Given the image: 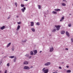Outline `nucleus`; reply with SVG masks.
<instances>
[{
	"label": "nucleus",
	"instance_id": "b1692460",
	"mask_svg": "<svg viewBox=\"0 0 73 73\" xmlns=\"http://www.w3.org/2000/svg\"><path fill=\"white\" fill-rule=\"evenodd\" d=\"M15 7H17V5H18V4H17V2H15Z\"/></svg>",
	"mask_w": 73,
	"mask_h": 73
},
{
	"label": "nucleus",
	"instance_id": "c03bdc74",
	"mask_svg": "<svg viewBox=\"0 0 73 73\" xmlns=\"http://www.w3.org/2000/svg\"><path fill=\"white\" fill-rule=\"evenodd\" d=\"M42 52V51H40V53H41V52Z\"/></svg>",
	"mask_w": 73,
	"mask_h": 73
},
{
	"label": "nucleus",
	"instance_id": "f3484780",
	"mask_svg": "<svg viewBox=\"0 0 73 73\" xmlns=\"http://www.w3.org/2000/svg\"><path fill=\"white\" fill-rule=\"evenodd\" d=\"M64 17H62L61 19H60V21H62L63 20H64Z\"/></svg>",
	"mask_w": 73,
	"mask_h": 73
},
{
	"label": "nucleus",
	"instance_id": "ddd939ff",
	"mask_svg": "<svg viewBox=\"0 0 73 73\" xmlns=\"http://www.w3.org/2000/svg\"><path fill=\"white\" fill-rule=\"evenodd\" d=\"M11 45V42H9L7 44V48H8V47H9Z\"/></svg>",
	"mask_w": 73,
	"mask_h": 73
},
{
	"label": "nucleus",
	"instance_id": "bb28decb",
	"mask_svg": "<svg viewBox=\"0 0 73 73\" xmlns=\"http://www.w3.org/2000/svg\"><path fill=\"white\" fill-rule=\"evenodd\" d=\"M10 65V64L9 63H8L7 64V67H9V66Z\"/></svg>",
	"mask_w": 73,
	"mask_h": 73
},
{
	"label": "nucleus",
	"instance_id": "4c0bfd02",
	"mask_svg": "<svg viewBox=\"0 0 73 73\" xmlns=\"http://www.w3.org/2000/svg\"><path fill=\"white\" fill-rule=\"evenodd\" d=\"M63 1H64V2H66V0H63Z\"/></svg>",
	"mask_w": 73,
	"mask_h": 73
},
{
	"label": "nucleus",
	"instance_id": "6ab92c4d",
	"mask_svg": "<svg viewBox=\"0 0 73 73\" xmlns=\"http://www.w3.org/2000/svg\"><path fill=\"white\" fill-rule=\"evenodd\" d=\"M31 23V26L33 27L34 25V22H32Z\"/></svg>",
	"mask_w": 73,
	"mask_h": 73
},
{
	"label": "nucleus",
	"instance_id": "412c9836",
	"mask_svg": "<svg viewBox=\"0 0 73 73\" xmlns=\"http://www.w3.org/2000/svg\"><path fill=\"white\" fill-rule=\"evenodd\" d=\"M16 60H17V58L16 57H15L13 59V61L14 62H16Z\"/></svg>",
	"mask_w": 73,
	"mask_h": 73
},
{
	"label": "nucleus",
	"instance_id": "a878e982",
	"mask_svg": "<svg viewBox=\"0 0 73 73\" xmlns=\"http://www.w3.org/2000/svg\"><path fill=\"white\" fill-rule=\"evenodd\" d=\"M56 29H54L53 30H52V32H55L56 31Z\"/></svg>",
	"mask_w": 73,
	"mask_h": 73
},
{
	"label": "nucleus",
	"instance_id": "9d476101",
	"mask_svg": "<svg viewBox=\"0 0 73 73\" xmlns=\"http://www.w3.org/2000/svg\"><path fill=\"white\" fill-rule=\"evenodd\" d=\"M5 26H3L0 27V29L1 30H3L5 29Z\"/></svg>",
	"mask_w": 73,
	"mask_h": 73
},
{
	"label": "nucleus",
	"instance_id": "20e7f679",
	"mask_svg": "<svg viewBox=\"0 0 73 73\" xmlns=\"http://www.w3.org/2000/svg\"><path fill=\"white\" fill-rule=\"evenodd\" d=\"M50 49V52H52L53 51V50H54V48H53V46H50L49 47Z\"/></svg>",
	"mask_w": 73,
	"mask_h": 73
},
{
	"label": "nucleus",
	"instance_id": "7c9ffc66",
	"mask_svg": "<svg viewBox=\"0 0 73 73\" xmlns=\"http://www.w3.org/2000/svg\"><path fill=\"white\" fill-rule=\"evenodd\" d=\"M21 7H24V5L23 4H21Z\"/></svg>",
	"mask_w": 73,
	"mask_h": 73
},
{
	"label": "nucleus",
	"instance_id": "ea45409f",
	"mask_svg": "<svg viewBox=\"0 0 73 73\" xmlns=\"http://www.w3.org/2000/svg\"><path fill=\"white\" fill-rule=\"evenodd\" d=\"M33 66H31L30 67V68H33Z\"/></svg>",
	"mask_w": 73,
	"mask_h": 73
},
{
	"label": "nucleus",
	"instance_id": "49530a36",
	"mask_svg": "<svg viewBox=\"0 0 73 73\" xmlns=\"http://www.w3.org/2000/svg\"><path fill=\"white\" fill-rule=\"evenodd\" d=\"M47 12H49V10H47Z\"/></svg>",
	"mask_w": 73,
	"mask_h": 73
},
{
	"label": "nucleus",
	"instance_id": "58836bf2",
	"mask_svg": "<svg viewBox=\"0 0 73 73\" xmlns=\"http://www.w3.org/2000/svg\"><path fill=\"white\" fill-rule=\"evenodd\" d=\"M65 49L66 50H68V48H65Z\"/></svg>",
	"mask_w": 73,
	"mask_h": 73
},
{
	"label": "nucleus",
	"instance_id": "aec40b11",
	"mask_svg": "<svg viewBox=\"0 0 73 73\" xmlns=\"http://www.w3.org/2000/svg\"><path fill=\"white\" fill-rule=\"evenodd\" d=\"M62 5L64 7H65L66 6V4L64 3H61Z\"/></svg>",
	"mask_w": 73,
	"mask_h": 73
},
{
	"label": "nucleus",
	"instance_id": "a211bd4d",
	"mask_svg": "<svg viewBox=\"0 0 73 73\" xmlns=\"http://www.w3.org/2000/svg\"><path fill=\"white\" fill-rule=\"evenodd\" d=\"M30 54L32 56H33V55H34V53L32 51H31L30 52Z\"/></svg>",
	"mask_w": 73,
	"mask_h": 73
},
{
	"label": "nucleus",
	"instance_id": "8fccbe9b",
	"mask_svg": "<svg viewBox=\"0 0 73 73\" xmlns=\"http://www.w3.org/2000/svg\"><path fill=\"white\" fill-rule=\"evenodd\" d=\"M30 58H31V56H30Z\"/></svg>",
	"mask_w": 73,
	"mask_h": 73
},
{
	"label": "nucleus",
	"instance_id": "f257e3e1",
	"mask_svg": "<svg viewBox=\"0 0 73 73\" xmlns=\"http://www.w3.org/2000/svg\"><path fill=\"white\" fill-rule=\"evenodd\" d=\"M55 11H53L52 12V13L53 14H55L57 15V12H58V11H61V9H54Z\"/></svg>",
	"mask_w": 73,
	"mask_h": 73
},
{
	"label": "nucleus",
	"instance_id": "de8ad7c7",
	"mask_svg": "<svg viewBox=\"0 0 73 73\" xmlns=\"http://www.w3.org/2000/svg\"><path fill=\"white\" fill-rule=\"evenodd\" d=\"M62 64H64V62H62Z\"/></svg>",
	"mask_w": 73,
	"mask_h": 73
},
{
	"label": "nucleus",
	"instance_id": "1a4fd4ad",
	"mask_svg": "<svg viewBox=\"0 0 73 73\" xmlns=\"http://www.w3.org/2000/svg\"><path fill=\"white\" fill-rule=\"evenodd\" d=\"M66 35L68 37H69V36H70V35L69 34V33L68 31H66Z\"/></svg>",
	"mask_w": 73,
	"mask_h": 73
},
{
	"label": "nucleus",
	"instance_id": "f704fd0d",
	"mask_svg": "<svg viewBox=\"0 0 73 73\" xmlns=\"http://www.w3.org/2000/svg\"><path fill=\"white\" fill-rule=\"evenodd\" d=\"M59 69H62V67L61 66H59L58 67Z\"/></svg>",
	"mask_w": 73,
	"mask_h": 73
},
{
	"label": "nucleus",
	"instance_id": "79ce46f5",
	"mask_svg": "<svg viewBox=\"0 0 73 73\" xmlns=\"http://www.w3.org/2000/svg\"><path fill=\"white\" fill-rule=\"evenodd\" d=\"M69 66H66V68H69Z\"/></svg>",
	"mask_w": 73,
	"mask_h": 73
},
{
	"label": "nucleus",
	"instance_id": "39448f33",
	"mask_svg": "<svg viewBox=\"0 0 73 73\" xmlns=\"http://www.w3.org/2000/svg\"><path fill=\"white\" fill-rule=\"evenodd\" d=\"M23 69L25 70H29L30 69V67L28 66H24L23 67Z\"/></svg>",
	"mask_w": 73,
	"mask_h": 73
},
{
	"label": "nucleus",
	"instance_id": "393cba45",
	"mask_svg": "<svg viewBox=\"0 0 73 73\" xmlns=\"http://www.w3.org/2000/svg\"><path fill=\"white\" fill-rule=\"evenodd\" d=\"M9 58H15V56H9Z\"/></svg>",
	"mask_w": 73,
	"mask_h": 73
},
{
	"label": "nucleus",
	"instance_id": "0eeeda50",
	"mask_svg": "<svg viewBox=\"0 0 73 73\" xmlns=\"http://www.w3.org/2000/svg\"><path fill=\"white\" fill-rule=\"evenodd\" d=\"M26 10V8L25 7H24L23 8H22L21 9V11L23 12H25V11Z\"/></svg>",
	"mask_w": 73,
	"mask_h": 73
},
{
	"label": "nucleus",
	"instance_id": "2eb2a0df",
	"mask_svg": "<svg viewBox=\"0 0 73 73\" xmlns=\"http://www.w3.org/2000/svg\"><path fill=\"white\" fill-rule=\"evenodd\" d=\"M27 39H25V40H21V42L23 43L24 42H27Z\"/></svg>",
	"mask_w": 73,
	"mask_h": 73
},
{
	"label": "nucleus",
	"instance_id": "7ed1b4c3",
	"mask_svg": "<svg viewBox=\"0 0 73 73\" xmlns=\"http://www.w3.org/2000/svg\"><path fill=\"white\" fill-rule=\"evenodd\" d=\"M55 27L56 28L57 31H58L60 29V28H61V26L60 25H56L55 26Z\"/></svg>",
	"mask_w": 73,
	"mask_h": 73
},
{
	"label": "nucleus",
	"instance_id": "c9c22d12",
	"mask_svg": "<svg viewBox=\"0 0 73 73\" xmlns=\"http://www.w3.org/2000/svg\"><path fill=\"white\" fill-rule=\"evenodd\" d=\"M21 22L17 23V24H21Z\"/></svg>",
	"mask_w": 73,
	"mask_h": 73
},
{
	"label": "nucleus",
	"instance_id": "72a5a7b5",
	"mask_svg": "<svg viewBox=\"0 0 73 73\" xmlns=\"http://www.w3.org/2000/svg\"><path fill=\"white\" fill-rule=\"evenodd\" d=\"M10 17H10V16H9L7 17V19L9 20V19H10Z\"/></svg>",
	"mask_w": 73,
	"mask_h": 73
},
{
	"label": "nucleus",
	"instance_id": "f03ea898",
	"mask_svg": "<svg viewBox=\"0 0 73 73\" xmlns=\"http://www.w3.org/2000/svg\"><path fill=\"white\" fill-rule=\"evenodd\" d=\"M48 70H49V69H46V67L42 69V71L45 73H47L48 72Z\"/></svg>",
	"mask_w": 73,
	"mask_h": 73
},
{
	"label": "nucleus",
	"instance_id": "9b49d317",
	"mask_svg": "<svg viewBox=\"0 0 73 73\" xmlns=\"http://www.w3.org/2000/svg\"><path fill=\"white\" fill-rule=\"evenodd\" d=\"M34 55H36V54L37 53V51L36 50H33Z\"/></svg>",
	"mask_w": 73,
	"mask_h": 73
},
{
	"label": "nucleus",
	"instance_id": "473e14b6",
	"mask_svg": "<svg viewBox=\"0 0 73 73\" xmlns=\"http://www.w3.org/2000/svg\"><path fill=\"white\" fill-rule=\"evenodd\" d=\"M7 72H8V70H5L4 73H7Z\"/></svg>",
	"mask_w": 73,
	"mask_h": 73
},
{
	"label": "nucleus",
	"instance_id": "a18cd8bd",
	"mask_svg": "<svg viewBox=\"0 0 73 73\" xmlns=\"http://www.w3.org/2000/svg\"><path fill=\"white\" fill-rule=\"evenodd\" d=\"M69 15H72V14H69Z\"/></svg>",
	"mask_w": 73,
	"mask_h": 73
},
{
	"label": "nucleus",
	"instance_id": "6e6552de",
	"mask_svg": "<svg viewBox=\"0 0 73 73\" xmlns=\"http://www.w3.org/2000/svg\"><path fill=\"white\" fill-rule=\"evenodd\" d=\"M20 29V25H18L17 27V28L16 29V31H19Z\"/></svg>",
	"mask_w": 73,
	"mask_h": 73
},
{
	"label": "nucleus",
	"instance_id": "2f4dec72",
	"mask_svg": "<svg viewBox=\"0 0 73 73\" xmlns=\"http://www.w3.org/2000/svg\"><path fill=\"white\" fill-rule=\"evenodd\" d=\"M2 62H3V60H0V65H1V64L2 63Z\"/></svg>",
	"mask_w": 73,
	"mask_h": 73
},
{
	"label": "nucleus",
	"instance_id": "a19ab883",
	"mask_svg": "<svg viewBox=\"0 0 73 73\" xmlns=\"http://www.w3.org/2000/svg\"><path fill=\"white\" fill-rule=\"evenodd\" d=\"M19 16H16V17H17V18H18V17H19Z\"/></svg>",
	"mask_w": 73,
	"mask_h": 73
},
{
	"label": "nucleus",
	"instance_id": "423d86ee",
	"mask_svg": "<svg viewBox=\"0 0 73 73\" xmlns=\"http://www.w3.org/2000/svg\"><path fill=\"white\" fill-rule=\"evenodd\" d=\"M50 62H47L44 64V65L45 66H49L50 65Z\"/></svg>",
	"mask_w": 73,
	"mask_h": 73
},
{
	"label": "nucleus",
	"instance_id": "37998d69",
	"mask_svg": "<svg viewBox=\"0 0 73 73\" xmlns=\"http://www.w3.org/2000/svg\"><path fill=\"white\" fill-rule=\"evenodd\" d=\"M24 1H28V0H24Z\"/></svg>",
	"mask_w": 73,
	"mask_h": 73
},
{
	"label": "nucleus",
	"instance_id": "4be33fe9",
	"mask_svg": "<svg viewBox=\"0 0 73 73\" xmlns=\"http://www.w3.org/2000/svg\"><path fill=\"white\" fill-rule=\"evenodd\" d=\"M11 50L12 51H14V50H15V47L14 46H13L12 48H11Z\"/></svg>",
	"mask_w": 73,
	"mask_h": 73
},
{
	"label": "nucleus",
	"instance_id": "5701e85b",
	"mask_svg": "<svg viewBox=\"0 0 73 73\" xmlns=\"http://www.w3.org/2000/svg\"><path fill=\"white\" fill-rule=\"evenodd\" d=\"M67 73H70L71 72V70H68L66 71Z\"/></svg>",
	"mask_w": 73,
	"mask_h": 73
},
{
	"label": "nucleus",
	"instance_id": "c756f323",
	"mask_svg": "<svg viewBox=\"0 0 73 73\" xmlns=\"http://www.w3.org/2000/svg\"><path fill=\"white\" fill-rule=\"evenodd\" d=\"M36 24L37 25H40V24L39 22L37 23H36Z\"/></svg>",
	"mask_w": 73,
	"mask_h": 73
},
{
	"label": "nucleus",
	"instance_id": "dca6fc26",
	"mask_svg": "<svg viewBox=\"0 0 73 73\" xmlns=\"http://www.w3.org/2000/svg\"><path fill=\"white\" fill-rule=\"evenodd\" d=\"M31 31L33 32H35V28H32L31 29Z\"/></svg>",
	"mask_w": 73,
	"mask_h": 73
},
{
	"label": "nucleus",
	"instance_id": "09e8293b",
	"mask_svg": "<svg viewBox=\"0 0 73 73\" xmlns=\"http://www.w3.org/2000/svg\"><path fill=\"white\" fill-rule=\"evenodd\" d=\"M0 9H1V7L0 6Z\"/></svg>",
	"mask_w": 73,
	"mask_h": 73
},
{
	"label": "nucleus",
	"instance_id": "c85d7f7f",
	"mask_svg": "<svg viewBox=\"0 0 73 73\" xmlns=\"http://www.w3.org/2000/svg\"><path fill=\"white\" fill-rule=\"evenodd\" d=\"M38 9H41V5H38Z\"/></svg>",
	"mask_w": 73,
	"mask_h": 73
},
{
	"label": "nucleus",
	"instance_id": "cd10ccee",
	"mask_svg": "<svg viewBox=\"0 0 73 73\" xmlns=\"http://www.w3.org/2000/svg\"><path fill=\"white\" fill-rule=\"evenodd\" d=\"M68 26L69 27H72V24H70V23L69 24H68Z\"/></svg>",
	"mask_w": 73,
	"mask_h": 73
},
{
	"label": "nucleus",
	"instance_id": "4468645a",
	"mask_svg": "<svg viewBox=\"0 0 73 73\" xmlns=\"http://www.w3.org/2000/svg\"><path fill=\"white\" fill-rule=\"evenodd\" d=\"M65 33V31L63 30L61 31L60 32V33L62 34V35H63Z\"/></svg>",
	"mask_w": 73,
	"mask_h": 73
},
{
	"label": "nucleus",
	"instance_id": "e433bc0d",
	"mask_svg": "<svg viewBox=\"0 0 73 73\" xmlns=\"http://www.w3.org/2000/svg\"><path fill=\"white\" fill-rule=\"evenodd\" d=\"M25 56L26 57H28V56H29V55L28 54H27Z\"/></svg>",
	"mask_w": 73,
	"mask_h": 73
},
{
	"label": "nucleus",
	"instance_id": "f8f14e48",
	"mask_svg": "<svg viewBox=\"0 0 73 73\" xmlns=\"http://www.w3.org/2000/svg\"><path fill=\"white\" fill-rule=\"evenodd\" d=\"M23 64L24 65H28V62L27 61H25L23 63Z\"/></svg>",
	"mask_w": 73,
	"mask_h": 73
}]
</instances>
